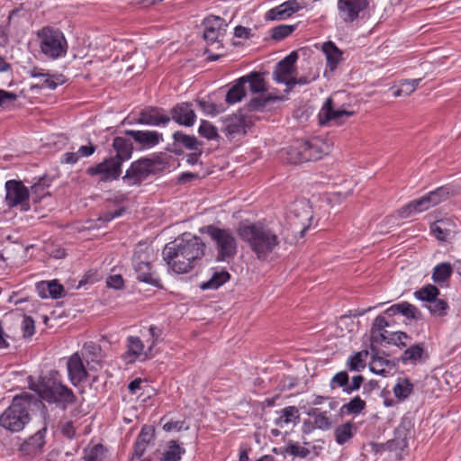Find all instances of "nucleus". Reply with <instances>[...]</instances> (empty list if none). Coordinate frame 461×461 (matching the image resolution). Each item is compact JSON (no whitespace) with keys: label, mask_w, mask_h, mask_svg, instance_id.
I'll use <instances>...</instances> for the list:
<instances>
[{"label":"nucleus","mask_w":461,"mask_h":461,"mask_svg":"<svg viewBox=\"0 0 461 461\" xmlns=\"http://www.w3.org/2000/svg\"><path fill=\"white\" fill-rule=\"evenodd\" d=\"M238 234L259 260H267L284 240L283 227L276 221L240 224Z\"/></svg>","instance_id":"f257e3e1"},{"label":"nucleus","mask_w":461,"mask_h":461,"mask_svg":"<svg viewBox=\"0 0 461 461\" xmlns=\"http://www.w3.org/2000/svg\"><path fill=\"white\" fill-rule=\"evenodd\" d=\"M206 245L200 237L184 234L167 243L163 249V258L176 273L191 271L204 256Z\"/></svg>","instance_id":"f03ea898"},{"label":"nucleus","mask_w":461,"mask_h":461,"mask_svg":"<svg viewBox=\"0 0 461 461\" xmlns=\"http://www.w3.org/2000/svg\"><path fill=\"white\" fill-rule=\"evenodd\" d=\"M34 409H41V417L46 420L45 406L38 397L29 393L15 395L10 406L0 415V426L13 433L20 432L30 422Z\"/></svg>","instance_id":"7ed1b4c3"},{"label":"nucleus","mask_w":461,"mask_h":461,"mask_svg":"<svg viewBox=\"0 0 461 461\" xmlns=\"http://www.w3.org/2000/svg\"><path fill=\"white\" fill-rule=\"evenodd\" d=\"M206 232L214 242L218 261L234 258L238 249V240L232 230L209 225L206 227Z\"/></svg>","instance_id":"20e7f679"},{"label":"nucleus","mask_w":461,"mask_h":461,"mask_svg":"<svg viewBox=\"0 0 461 461\" xmlns=\"http://www.w3.org/2000/svg\"><path fill=\"white\" fill-rule=\"evenodd\" d=\"M449 194L450 191L447 186L438 187L420 199L410 202L398 211V214L402 219L411 217L416 213L425 212L446 201L449 197Z\"/></svg>","instance_id":"39448f33"},{"label":"nucleus","mask_w":461,"mask_h":461,"mask_svg":"<svg viewBox=\"0 0 461 461\" xmlns=\"http://www.w3.org/2000/svg\"><path fill=\"white\" fill-rule=\"evenodd\" d=\"M41 52L49 58L58 59L67 53L68 43L61 32L44 27L37 33Z\"/></svg>","instance_id":"423d86ee"},{"label":"nucleus","mask_w":461,"mask_h":461,"mask_svg":"<svg viewBox=\"0 0 461 461\" xmlns=\"http://www.w3.org/2000/svg\"><path fill=\"white\" fill-rule=\"evenodd\" d=\"M30 388L35 391L38 395L50 402L61 403L64 407L76 401L74 393L67 386L53 382L50 385L31 384Z\"/></svg>","instance_id":"0eeeda50"},{"label":"nucleus","mask_w":461,"mask_h":461,"mask_svg":"<svg viewBox=\"0 0 461 461\" xmlns=\"http://www.w3.org/2000/svg\"><path fill=\"white\" fill-rule=\"evenodd\" d=\"M158 161L147 158H140L131 163L122 176V182L128 186L140 185L150 174L156 170Z\"/></svg>","instance_id":"6e6552de"},{"label":"nucleus","mask_w":461,"mask_h":461,"mask_svg":"<svg viewBox=\"0 0 461 461\" xmlns=\"http://www.w3.org/2000/svg\"><path fill=\"white\" fill-rule=\"evenodd\" d=\"M373 0H338L339 19L345 23H353L369 8Z\"/></svg>","instance_id":"1a4fd4ad"},{"label":"nucleus","mask_w":461,"mask_h":461,"mask_svg":"<svg viewBox=\"0 0 461 461\" xmlns=\"http://www.w3.org/2000/svg\"><path fill=\"white\" fill-rule=\"evenodd\" d=\"M153 249L150 247H139L132 258L133 267L137 273V278L147 284H153V273L151 271V256Z\"/></svg>","instance_id":"9d476101"},{"label":"nucleus","mask_w":461,"mask_h":461,"mask_svg":"<svg viewBox=\"0 0 461 461\" xmlns=\"http://www.w3.org/2000/svg\"><path fill=\"white\" fill-rule=\"evenodd\" d=\"M5 201L9 207L20 206L22 211L30 210V191L21 181L9 180L5 183Z\"/></svg>","instance_id":"9b49d317"},{"label":"nucleus","mask_w":461,"mask_h":461,"mask_svg":"<svg viewBox=\"0 0 461 461\" xmlns=\"http://www.w3.org/2000/svg\"><path fill=\"white\" fill-rule=\"evenodd\" d=\"M297 59V53L295 51L291 52L277 63L273 73L274 79L278 83L285 84L289 90L296 85L294 64Z\"/></svg>","instance_id":"f8f14e48"},{"label":"nucleus","mask_w":461,"mask_h":461,"mask_svg":"<svg viewBox=\"0 0 461 461\" xmlns=\"http://www.w3.org/2000/svg\"><path fill=\"white\" fill-rule=\"evenodd\" d=\"M312 219V212L308 203L302 201L294 204L289 216L290 225L294 231H298L300 236L303 237L311 225Z\"/></svg>","instance_id":"ddd939ff"},{"label":"nucleus","mask_w":461,"mask_h":461,"mask_svg":"<svg viewBox=\"0 0 461 461\" xmlns=\"http://www.w3.org/2000/svg\"><path fill=\"white\" fill-rule=\"evenodd\" d=\"M121 167L120 159L110 158L95 167H88L86 172L90 176H99L100 181L108 182L119 177Z\"/></svg>","instance_id":"4468645a"},{"label":"nucleus","mask_w":461,"mask_h":461,"mask_svg":"<svg viewBox=\"0 0 461 461\" xmlns=\"http://www.w3.org/2000/svg\"><path fill=\"white\" fill-rule=\"evenodd\" d=\"M353 114V111L341 108L335 109L332 98H327L319 113L318 118L321 125H325L330 122L339 125L342 124L347 118Z\"/></svg>","instance_id":"2eb2a0df"},{"label":"nucleus","mask_w":461,"mask_h":461,"mask_svg":"<svg viewBox=\"0 0 461 461\" xmlns=\"http://www.w3.org/2000/svg\"><path fill=\"white\" fill-rule=\"evenodd\" d=\"M203 37L212 46L216 45V49L221 48L220 38L223 36L227 23L219 16H209L204 22Z\"/></svg>","instance_id":"dca6fc26"},{"label":"nucleus","mask_w":461,"mask_h":461,"mask_svg":"<svg viewBox=\"0 0 461 461\" xmlns=\"http://www.w3.org/2000/svg\"><path fill=\"white\" fill-rule=\"evenodd\" d=\"M125 134L131 137L141 149H150L162 140V134L155 131L129 130Z\"/></svg>","instance_id":"f3484780"},{"label":"nucleus","mask_w":461,"mask_h":461,"mask_svg":"<svg viewBox=\"0 0 461 461\" xmlns=\"http://www.w3.org/2000/svg\"><path fill=\"white\" fill-rule=\"evenodd\" d=\"M68 376L73 384H77L87 377V371L82 357L77 352L69 357L67 362Z\"/></svg>","instance_id":"a211bd4d"},{"label":"nucleus","mask_w":461,"mask_h":461,"mask_svg":"<svg viewBox=\"0 0 461 461\" xmlns=\"http://www.w3.org/2000/svg\"><path fill=\"white\" fill-rule=\"evenodd\" d=\"M300 5L296 0L286 1L280 5L270 9L266 14L267 21H279L292 16L294 13L299 11Z\"/></svg>","instance_id":"6ab92c4d"},{"label":"nucleus","mask_w":461,"mask_h":461,"mask_svg":"<svg viewBox=\"0 0 461 461\" xmlns=\"http://www.w3.org/2000/svg\"><path fill=\"white\" fill-rule=\"evenodd\" d=\"M171 114L172 120L187 127L194 125L196 119L195 113L188 103H181L176 105L172 109Z\"/></svg>","instance_id":"aec40b11"},{"label":"nucleus","mask_w":461,"mask_h":461,"mask_svg":"<svg viewBox=\"0 0 461 461\" xmlns=\"http://www.w3.org/2000/svg\"><path fill=\"white\" fill-rule=\"evenodd\" d=\"M308 161L321 159L331 151V144L320 138L305 140Z\"/></svg>","instance_id":"412c9836"},{"label":"nucleus","mask_w":461,"mask_h":461,"mask_svg":"<svg viewBox=\"0 0 461 461\" xmlns=\"http://www.w3.org/2000/svg\"><path fill=\"white\" fill-rule=\"evenodd\" d=\"M430 229L435 237L440 241H447L456 232L455 222L449 219L437 221L431 225Z\"/></svg>","instance_id":"4be33fe9"},{"label":"nucleus","mask_w":461,"mask_h":461,"mask_svg":"<svg viewBox=\"0 0 461 461\" xmlns=\"http://www.w3.org/2000/svg\"><path fill=\"white\" fill-rule=\"evenodd\" d=\"M170 122V117L162 114L157 108L145 109L140 112L137 122L140 124L158 126L159 124H167Z\"/></svg>","instance_id":"5701e85b"},{"label":"nucleus","mask_w":461,"mask_h":461,"mask_svg":"<svg viewBox=\"0 0 461 461\" xmlns=\"http://www.w3.org/2000/svg\"><path fill=\"white\" fill-rule=\"evenodd\" d=\"M30 75L32 77L39 79V83L33 87L55 89L59 84L64 83L62 76L54 77L53 76L41 72V70L37 68L32 69Z\"/></svg>","instance_id":"b1692460"},{"label":"nucleus","mask_w":461,"mask_h":461,"mask_svg":"<svg viewBox=\"0 0 461 461\" xmlns=\"http://www.w3.org/2000/svg\"><path fill=\"white\" fill-rule=\"evenodd\" d=\"M285 159L291 164H299L308 161L305 140H298L286 151Z\"/></svg>","instance_id":"393cba45"},{"label":"nucleus","mask_w":461,"mask_h":461,"mask_svg":"<svg viewBox=\"0 0 461 461\" xmlns=\"http://www.w3.org/2000/svg\"><path fill=\"white\" fill-rule=\"evenodd\" d=\"M47 429V423L44 421V426L42 429H39L34 435L30 437L22 445V450L27 451L30 454L38 453L45 444V431Z\"/></svg>","instance_id":"a878e982"},{"label":"nucleus","mask_w":461,"mask_h":461,"mask_svg":"<svg viewBox=\"0 0 461 461\" xmlns=\"http://www.w3.org/2000/svg\"><path fill=\"white\" fill-rule=\"evenodd\" d=\"M240 80L244 86L249 84V91L252 94H264L267 90L265 79L258 72H251L241 77Z\"/></svg>","instance_id":"bb28decb"},{"label":"nucleus","mask_w":461,"mask_h":461,"mask_svg":"<svg viewBox=\"0 0 461 461\" xmlns=\"http://www.w3.org/2000/svg\"><path fill=\"white\" fill-rule=\"evenodd\" d=\"M113 147L116 151V156L112 158L120 159L121 165L131 158L133 148L130 140L122 137H116L113 140Z\"/></svg>","instance_id":"cd10ccee"},{"label":"nucleus","mask_w":461,"mask_h":461,"mask_svg":"<svg viewBox=\"0 0 461 461\" xmlns=\"http://www.w3.org/2000/svg\"><path fill=\"white\" fill-rule=\"evenodd\" d=\"M386 312L389 315L401 313L408 319H420V312L417 307L407 302L392 305L389 309H387Z\"/></svg>","instance_id":"c85d7f7f"},{"label":"nucleus","mask_w":461,"mask_h":461,"mask_svg":"<svg viewBox=\"0 0 461 461\" xmlns=\"http://www.w3.org/2000/svg\"><path fill=\"white\" fill-rule=\"evenodd\" d=\"M322 51L326 56L328 67L331 70L335 69L341 60V50H339L333 42L328 41L322 45Z\"/></svg>","instance_id":"c756f323"},{"label":"nucleus","mask_w":461,"mask_h":461,"mask_svg":"<svg viewBox=\"0 0 461 461\" xmlns=\"http://www.w3.org/2000/svg\"><path fill=\"white\" fill-rule=\"evenodd\" d=\"M142 355H145V357H148V353L144 352V345L140 338L138 337H129L128 338V350L127 357L130 362L134 361L139 358Z\"/></svg>","instance_id":"7c9ffc66"},{"label":"nucleus","mask_w":461,"mask_h":461,"mask_svg":"<svg viewBox=\"0 0 461 461\" xmlns=\"http://www.w3.org/2000/svg\"><path fill=\"white\" fill-rule=\"evenodd\" d=\"M230 277V276L226 270L215 271L211 278L208 281L203 282L200 287L203 290L217 289L225 284Z\"/></svg>","instance_id":"2f4dec72"},{"label":"nucleus","mask_w":461,"mask_h":461,"mask_svg":"<svg viewBox=\"0 0 461 461\" xmlns=\"http://www.w3.org/2000/svg\"><path fill=\"white\" fill-rule=\"evenodd\" d=\"M246 120L242 115H235L226 122L225 131L229 135L246 133Z\"/></svg>","instance_id":"473e14b6"},{"label":"nucleus","mask_w":461,"mask_h":461,"mask_svg":"<svg viewBox=\"0 0 461 461\" xmlns=\"http://www.w3.org/2000/svg\"><path fill=\"white\" fill-rule=\"evenodd\" d=\"M245 95V86L240 77L227 92L225 101L229 104H233L241 101Z\"/></svg>","instance_id":"72a5a7b5"},{"label":"nucleus","mask_w":461,"mask_h":461,"mask_svg":"<svg viewBox=\"0 0 461 461\" xmlns=\"http://www.w3.org/2000/svg\"><path fill=\"white\" fill-rule=\"evenodd\" d=\"M354 424L351 422H346L336 428L334 435L336 442L339 445H343L349 440L354 435Z\"/></svg>","instance_id":"f704fd0d"},{"label":"nucleus","mask_w":461,"mask_h":461,"mask_svg":"<svg viewBox=\"0 0 461 461\" xmlns=\"http://www.w3.org/2000/svg\"><path fill=\"white\" fill-rule=\"evenodd\" d=\"M173 138L176 145H181L190 150H197L200 146V142L194 136L186 135L181 131L175 132Z\"/></svg>","instance_id":"c9c22d12"},{"label":"nucleus","mask_w":461,"mask_h":461,"mask_svg":"<svg viewBox=\"0 0 461 461\" xmlns=\"http://www.w3.org/2000/svg\"><path fill=\"white\" fill-rule=\"evenodd\" d=\"M300 418L299 411L295 406H288L281 411V415L276 419V423L278 426L294 423Z\"/></svg>","instance_id":"e433bc0d"},{"label":"nucleus","mask_w":461,"mask_h":461,"mask_svg":"<svg viewBox=\"0 0 461 461\" xmlns=\"http://www.w3.org/2000/svg\"><path fill=\"white\" fill-rule=\"evenodd\" d=\"M453 272L452 265L448 262H444L437 265L432 273V279L436 283L447 281Z\"/></svg>","instance_id":"4c0bfd02"},{"label":"nucleus","mask_w":461,"mask_h":461,"mask_svg":"<svg viewBox=\"0 0 461 461\" xmlns=\"http://www.w3.org/2000/svg\"><path fill=\"white\" fill-rule=\"evenodd\" d=\"M48 187L49 185L45 179H41L31 186L30 198H32L33 203H39L43 197L50 195Z\"/></svg>","instance_id":"58836bf2"},{"label":"nucleus","mask_w":461,"mask_h":461,"mask_svg":"<svg viewBox=\"0 0 461 461\" xmlns=\"http://www.w3.org/2000/svg\"><path fill=\"white\" fill-rule=\"evenodd\" d=\"M439 294V290L433 285H428L414 293L417 299L430 303Z\"/></svg>","instance_id":"ea45409f"},{"label":"nucleus","mask_w":461,"mask_h":461,"mask_svg":"<svg viewBox=\"0 0 461 461\" xmlns=\"http://www.w3.org/2000/svg\"><path fill=\"white\" fill-rule=\"evenodd\" d=\"M420 80H421L420 78L412 79V80H408V79L402 80L400 82L399 88L393 92V95L395 97H399L402 95H411V93H413L416 90Z\"/></svg>","instance_id":"a19ab883"},{"label":"nucleus","mask_w":461,"mask_h":461,"mask_svg":"<svg viewBox=\"0 0 461 461\" xmlns=\"http://www.w3.org/2000/svg\"><path fill=\"white\" fill-rule=\"evenodd\" d=\"M413 390L412 384L409 380L403 378L400 379L397 384L393 386L394 395L400 399H406Z\"/></svg>","instance_id":"79ce46f5"},{"label":"nucleus","mask_w":461,"mask_h":461,"mask_svg":"<svg viewBox=\"0 0 461 461\" xmlns=\"http://www.w3.org/2000/svg\"><path fill=\"white\" fill-rule=\"evenodd\" d=\"M168 449L163 454L161 461H179L185 449L181 448L176 441H170Z\"/></svg>","instance_id":"37998d69"},{"label":"nucleus","mask_w":461,"mask_h":461,"mask_svg":"<svg viewBox=\"0 0 461 461\" xmlns=\"http://www.w3.org/2000/svg\"><path fill=\"white\" fill-rule=\"evenodd\" d=\"M428 309L432 315L443 317L447 314L448 304L445 300L437 297L429 304Z\"/></svg>","instance_id":"c03bdc74"},{"label":"nucleus","mask_w":461,"mask_h":461,"mask_svg":"<svg viewBox=\"0 0 461 461\" xmlns=\"http://www.w3.org/2000/svg\"><path fill=\"white\" fill-rule=\"evenodd\" d=\"M284 455H291L294 456L306 457L310 454V450L297 443L290 441L282 450Z\"/></svg>","instance_id":"a18cd8bd"},{"label":"nucleus","mask_w":461,"mask_h":461,"mask_svg":"<svg viewBox=\"0 0 461 461\" xmlns=\"http://www.w3.org/2000/svg\"><path fill=\"white\" fill-rule=\"evenodd\" d=\"M367 353L364 352H357L354 355L350 356L348 359L347 365L350 371H360L366 366V360L364 357Z\"/></svg>","instance_id":"49530a36"},{"label":"nucleus","mask_w":461,"mask_h":461,"mask_svg":"<svg viewBox=\"0 0 461 461\" xmlns=\"http://www.w3.org/2000/svg\"><path fill=\"white\" fill-rule=\"evenodd\" d=\"M277 97L268 95L267 96L260 95L252 98L248 104L249 111H262L266 105L273 100H276Z\"/></svg>","instance_id":"de8ad7c7"},{"label":"nucleus","mask_w":461,"mask_h":461,"mask_svg":"<svg viewBox=\"0 0 461 461\" xmlns=\"http://www.w3.org/2000/svg\"><path fill=\"white\" fill-rule=\"evenodd\" d=\"M424 349L420 345H414L407 348L402 356V361H417L421 359Z\"/></svg>","instance_id":"09e8293b"},{"label":"nucleus","mask_w":461,"mask_h":461,"mask_svg":"<svg viewBox=\"0 0 461 461\" xmlns=\"http://www.w3.org/2000/svg\"><path fill=\"white\" fill-rule=\"evenodd\" d=\"M43 287H47L49 297L54 299L60 298L65 294L64 287L56 280L43 282Z\"/></svg>","instance_id":"8fccbe9b"},{"label":"nucleus","mask_w":461,"mask_h":461,"mask_svg":"<svg viewBox=\"0 0 461 461\" xmlns=\"http://www.w3.org/2000/svg\"><path fill=\"white\" fill-rule=\"evenodd\" d=\"M365 407L366 402L359 396H356L349 402L345 404L343 409L350 414H358L365 409Z\"/></svg>","instance_id":"3c124183"},{"label":"nucleus","mask_w":461,"mask_h":461,"mask_svg":"<svg viewBox=\"0 0 461 461\" xmlns=\"http://www.w3.org/2000/svg\"><path fill=\"white\" fill-rule=\"evenodd\" d=\"M104 447L102 445H95L93 447L86 449L83 459L85 461H103Z\"/></svg>","instance_id":"603ef678"},{"label":"nucleus","mask_w":461,"mask_h":461,"mask_svg":"<svg viewBox=\"0 0 461 461\" xmlns=\"http://www.w3.org/2000/svg\"><path fill=\"white\" fill-rule=\"evenodd\" d=\"M385 366H389V361L383 357H376L371 362L370 370L376 375L385 376L389 373Z\"/></svg>","instance_id":"864d4df0"},{"label":"nucleus","mask_w":461,"mask_h":461,"mask_svg":"<svg viewBox=\"0 0 461 461\" xmlns=\"http://www.w3.org/2000/svg\"><path fill=\"white\" fill-rule=\"evenodd\" d=\"M198 132L207 140H214L218 137L217 129L206 121H202Z\"/></svg>","instance_id":"5fc2aeb1"},{"label":"nucleus","mask_w":461,"mask_h":461,"mask_svg":"<svg viewBox=\"0 0 461 461\" xmlns=\"http://www.w3.org/2000/svg\"><path fill=\"white\" fill-rule=\"evenodd\" d=\"M315 426L322 430H327L331 428L332 421L326 411L313 413Z\"/></svg>","instance_id":"6e6d98bb"},{"label":"nucleus","mask_w":461,"mask_h":461,"mask_svg":"<svg viewBox=\"0 0 461 461\" xmlns=\"http://www.w3.org/2000/svg\"><path fill=\"white\" fill-rule=\"evenodd\" d=\"M294 25L282 24L272 30V38L275 40H282L290 35L294 31Z\"/></svg>","instance_id":"4d7b16f0"},{"label":"nucleus","mask_w":461,"mask_h":461,"mask_svg":"<svg viewBox=\"0 0 461 461\" xmlns=\"http://www.w3.org/2000/svg\"><path fill=\"white\" fill-rule=\"evenodd\" d=\"M197 104L203 112L211 115H216L223 111V109L216 104L204 100H198Z\"/></svg>","instance_id":"13d9d810"},{"label":"nucleus","mask_w":461,"mask_h":461,"mask_svg":"<svg viewBox=\"0 0 461 461\" xmlns=\"http://www.w3.org/2000/svg\"><path fill=\"white\" fill-rule=\"evenodd\" d=\"M348 384V375L346 371L337 373L330 380V388L335 389L336 386L347 387Z\"/></svg>","instance_id":"bf43d9fd"},{"label":"nucleus","mask_w":461,"mask_h":461,"mask_svg":"<svg viewBox=\"0 0 461 461\" xmlns=\"http://www.w3.org/2000/svg\"><path fill=\"white\" fill-rule=\"evenodd\" d=\"M22 330L24 337H31L35 330L34 321L32 317L25 316L22 323Z\"/></svg>","instance_id":"052dcab7"},{"label":"nucleus","mask_w":461,"mask_h":461,"mask_svg":"<svg viewBox=\"0 0 461 461\" xmlns=\"http://www.w3.org/2000/svg\"><path fill=\"white\" fill-rule=\"evenodd\" d=\"M107 286L113 289H122L124 285L123 278L121 275H113L106 279Z\"/></svg>","instance_id":"680f3d73"},{"label":"nucleus","mask_w":461,"mask_h":461,"mask_svg":"<svg viewBox=\"0 0 461 461\" xmlns=\"http://www.w3.org/2000/svg\"><path fill=\"white\" fill-rule=\"evenodd\" d=\"M60 430L68 438H73L76 435V428L72 421L67 420L60 424Z\"/></svg>","instance_id":"e2e57ef3"},{"label":"nucleus","mask_w":461,"mask_h":461,"mask_svg":"<svg viewBox=\"0 0 461 461\" xmlns=\"http://www.w3.org/2000/svg\"><path fill=\"white\" fill-rule=\"evenodd\" d=\"M364 381V377L362 375H356L352 378V382L350 384H348V386L344 388V391L348 393H350L354 391H357L360 388L362 383Z\"/></svg>","instance_id":"0e129e2a"},{"label":"nucleus","mask_w":461,"mask_h":461,"mask_svg":"<svg viewBox=\"0 0 461 461\" xmlns=\"http://www.w3.org/2000/svg\"><path fill=\"white\" fill-rule=\"evenodd\" d=\"M409 336L405 332L398 331L393 334L392 340L399 347H405Z\"/></svg>","instance_id":"69168bd1"},{"label":"nucleus","mask_w":461,"mask_h":461,"mask_svg":"<svg viewBox=\"0 0 461 461\" xmlns=\"http://www.w3.org/2000/svg\"><path fill=\"white\" fill-rule=\"evenodd\" d=\"M185 422L182 420H176V421H168L164 424L163 429L167 432H170L172 430L179 431L183 429Z\"/></svg>","instance_id":"338daca9"},{"label":"nucleus","mask_w":461,"mask_h":461,"mask_svg":"<svg viewBox=\"0 0 461 461\" xmlns=\"http://www.w3.org/2000/svg\"><path fill=\"white\" fill-rule=\"evenodd\" d=\"M16 98L17 95L15 94L0 90V106H3L7 103L14 102Z\"/></svg>","instance_id":"774afa93"}]
</instances>
